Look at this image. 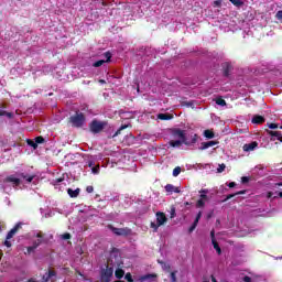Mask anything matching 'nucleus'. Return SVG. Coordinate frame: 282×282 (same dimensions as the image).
<instances>
[{
  "label": "nucleus",
  "mask_w": 282,
  "mask_h": 282,
  "mask_svg": "<svg viewBox=\"0 0 282 282\" xmlns=\"http://www.w3.org/2000/svg\"><path fill=\"white\" fill-rule=\"evenodd\" d=\"M122 264V257H120V251L116 248H112L110 256L107 260L106 269L101 271V281L109 282L113 276V269L120 268Z\"/></svg>",
  "instance_id": "f257e3e1"
},
{
  "label": "nucleus",
  "mask_w": 282,
  "mask_h": 282,
  "mask_svg": "<svg viewBox=\"0 0 282 282\" xmlns=\"http://www.w3.org/2000/svg\"><path fill=\"white\" fill-rule=\"evenodd\" d=\"M172 135H174V138H180V140H182L185 147H195V144H197V140H199V137L197 135V133L192 134L191 140H188L186 138V132L180 128L173 129Z\"/></svg>",
  "instance_id": "f03ea898"
},
{
  "label": "nucleus",
  "mask_w": 282,
  "mask_h": 282,
  "mask_svg": "<svg viewBox=\"0 0 282 282\" xmlns=\"http://www.w3.org/2000/svg\"><path fill=\"white\" fill-rule=\"evenodd\" d=\"M85 113L83 112H76L68 118V122L72 124V127H75V129H80V127L85 124Z\"/></svg>",
  "instance_id": "7ed1b4c3"
},
{
  "label": "nucleus",
  "mask_w": 282,
  "mask_h": 282,
  "mask_svg": "<svg viewBox=\"0 0 282 282\" xmlns=\"http://www.w3.org/2000/svg\"><path fill=\"white\" fill-rule=\"evenodd\" d=\"M169 221V218L166 217V214L163 212H158L156 213V223H151L150 228L153 229V232H158L160 226H164Z\"/></svg>",
  "instance_id": "20e7f679"
},
{
  "label": "nucleus",
  "mask_w": 282,
  "mask_h": 282,
  "mask_svg": "<svg viewBox=\"0 0 282 282\" xmlns=\"http://www.w3.org/2000/svg\"><path fill=\"white\" fill-rule=\"evenodd\" d=\"M107 121H99L98 119H94L89 124V131L90 133H101V131L105 130V127H107Z\"/></svg>",
  "instance_id": "39448f33"
},
{
  "label": "nucleus",
  "mask_w": 282,
  "mask_h": 282,
  "mask_svg": "<svg viewBox=\"0 0 282 282\" xmlns=\"http://www.w3.org/2000/svg\"><path fill=\"white\" fill-rule=\"evenodd\" d=\"M108 228L113 235H117V237H129V235H131V229L129 228H117L112 225H109Z\"/></svg>",
  "instance_id": "423d86ee"
},
{
  "label": "nucleus",
  "mask_w": 282,
  "mask_h": 282,
  "mask_svg": "<svg viewBox=\"0 0 282 282\" xmlns=\"http://www.w3.org/2000/svg\"><path fill=\"white\" fill-rule=\"evenodd\" d=\"M7 184H12L13 188L17 186H21V178L17 177V175H9L4 178Z\"/></svg>",
  "instance_id": "0eeeda50"
},
{
  "label": "nucleus",
  "mask_w": 282,
  "mask_h": 282,
  "mask_svg": "<svg viewBox=\"0 0 282 282\" xmlns=\"http://www.w3.org/2000/svg\"><path fill=\"white\" fill-rule=\"evenodd\" d=\"M35 237L37 238L36 240L33 241V246L35 248H39V246H41L42 243H47V240L44 238L45 235H43V232H37Z\"/></svg>",
  "instance_id": "6e6552de"
},
{
  "label": "nucleus",
  "mask_w": 282,
  "mask_h": 282,
  "mask_svg": "<svg viewBox=\"0 0 282 282\" xmlns=\"http://www.w3.org/2000/svg\"><path fill=\"white\" fill-rule=\"evenodd\" d=\"M43 282H56V271L48 270V272L43 275Z\"/></svg>",
  "instance_id": "1a4fd4ad"
},
{
  "label": "nucleus",
  "mask_w": 282,
  "mask_h": 282,
  "mask_svg": "<svg viewBox=\"0 0 282 282\" xmlns=\"http://www.w3.org/2000/svg\"><path fill=\"white\" fill-rule=\"evenodd\" d=\"M17 177H22V180H25V182H28V184H32L34 177H36V175L32 174H26V173H23V172H18L17 174Z\"/></svg>",
  "instance_id": "9d476101"
},
{
  "label": "nucleus",
  "mask_w": 282,
  "mask_h": 282,
  "mask_svg": "<svg viewBox=\"0 0 282 282\" xmlns=\"http://www.w3.org/2000/svg\"><path fill=\"white\" fill-rule=\"evenodd\" d=\"M217 144H219V141L202 142L199 151H206V149H210V147H217Z\"/></svg>",
  "instance_id": "9b49d317"
},
{
  "label": "nucleus",
  "mask_w": 282,
  "mask_h": 282,
  "mask_svg": "<svg viewBox=\"0 0 282 282\" xmlns=\"http://www.w3.org/2000/svg\"><path fill=\"white\" fill-rule=\"evenodd\" d=\"M22 228V224L18 223L8 234H7V239H12V237H14V235H17L19 232V230H21Z\"/></svg>",
  "instance_id": "f8f14e48"
},
{
  "label": "nucleus",
  "mask_w": 282,
  "mask_h": 282,
  "mask_svg": "<svg viewBox=\"0 0 282 282\" xmlns=\"http://www.w3.org/2000/svg\"><path fill=\"white\" fill-rule=\"evenodd\" d=\"M230 72H232V65L230 63H225L223 65V74L226 78L230 76Z\"/></svg>",
  "instance_id": "ddd939ff"
},
{
  "label": "nucleus",
  "mask_w": 282,
  "mask_h": 282,
  "mask_svg": "<svg viewBox=\"0 0 282 282\" xmlns=\"http://www.w3.org/2000/svg\"><path fill=\"white\" fill-rule=\"evenodd\" d=\"M252 124H263L265 122V117L261 115H254L251 119Z\"/></svg>",
  "instance_id": "4468645a"
},
{
  "label": "nucleus",
  "mask_w": 282,
  "mask_h": 282,
  "mask_svg": "<svg viewBox=\"0 0 282 282\" xmlns=\"http://www.w3.org/2000/svg\"><path fill=\"white\" fill-rule=\"evenodd\" d=\"M257 147H259V143H257V141H253L251 143H247L242 147L243 151L246 152H250V151H254V149H257Z\"/></svg>",
  "instance_id": "2eb2a0df"
},
{
  "label": "nucleus",
  "mask_w": 282,
  "mask_h": 282,
  "mask_svg": "<svg viewBox=\"0 0 282 282\" xmlns=\"http://www.w3.org/2000/svg\"><path fill=\"white\" fill-rule=\"evenodd\" d=\"M267 133L271 138H276V140H279V142H282V133H281V131L267 130Z\"/></svg>",
  "instance_id": "dca6fc26"
},
{
  "label": "nucleus",
  "mask_w": 282,
  "mask_h": 282,
  "mask_svg": "<svg viewBox=\"0 0 282 282\" xmlns=\"http://www.w3.org/2000/svg\"><path fill=\"white\" fill-rule=\"evenodd\" d=\"M199 219H202V212H198V214L196 215L194 223L192 224V226L188 229V232H193L195 230V228H197V224H199Z\"/></svg>",
  "instance_id": "f3484780"
},
{
  "label": "nucleus",
  "mask_w": 282,
  "mask_h": 282,
  "mask_svg": "<svg viewBox=\"0 0 282 282\" xmlns=\"http://www.w3.org/2000/svg\"><path fill=\"white\" fill-rule=\"evenodd\" d=\"M199 219H202V212H198V214L196 215L194 223L192 224V226L188 229V232H193L195 230V228H197V224H199Z\"/></svg>",
  "instance_id": "a211bd4d"
},
{
  "label": "nucleus",
  "mask_w": 282,
  "mask_h": 282,
  "mask_svg": "<svg viewBox=\"0 0 282 282\" xmlns=\"http://www.w3.org/2000/svg\"><path fill=\"white\" fill-rule=\"evenodd\" d=\"M124 129H131V123L122 124V126L115 132V135H112V138H118V135H120V133H122V131H124Z\"/></svg>",
  "instance_id": "6ab92c4d"
},
{
  "label": "nucleus",
  "mask_w": 282,
  "mask_h": 282,
  "mask_svg": "<svg viewBox=\"0 0 282 282\" xmlns=\"http://www.w3.org/2000/svg\"><path fill=\"white\" fill-rule=\"evenodd\" d=\"M166 193H181L180 187H175L173 184L165 185Z\"/></svg>",
  "instance_id": "aec40b11"
},
{
  "label": "nucleus",
  "mask_w": 282,
  "mask_h": 282,
  "mask_svg": "<svg viewBox=\"0 0 282 282\" xmlns=\"http://www.w3.org/2000/svg\"><path fill=\"white\" fill-rule=\"evenodd\" d=\"M67 194L69 195V197L76 198L78 197V195H80V188H76V189L68 188Z\"/></svg>",
  "instance_id": "412c9836"
},
{
  "label": "nucleus",
  "mask_w": 282,
  "mask_h": 282,
  "mask_svg": "<svg viewBox=\"0 0 282 282\" xmlns=\"http://www.w3.org/2000/svg\"><path fill=\"white\" fill-rule=\"evenodd\" d=\"M237 195H246V191H239L235 194H229L223 202H228V199H232V197H237Z\"/></svg>",
  "instance_id": "4be33fe9"
},
{
  "label": "nucleus",
  "mask_w": 282,
  "mask_h": 282,
  "mask_svg": "<svg viewBox=\"0 0 282 282\" xmlns=\"http://www.w3.org/2000/svg\"><path fill=\"white\" fill-rule=\"evenodd\" d=\"M159 120H173V115L171 113H159Z\"/></svg>",
  "instance_id": "5701e85b"
},
{
  "label": "nucleus",
  "mask_w": 282,
  "mask_h": 282,
  "mask_svg": "<svg viewBox=\"0 0 282 282\" xmlns=\"http://www.w3.org/2000/svg\"><path fill=\"white\" fill-rule=\"evenodd\" d=\"M203 135L207 138V140H213V138H215V132L213 130H205Z\"/></svg>",
  "instance_id": "b1692460"
},
{
  "label": "nucleus",
  "mask_w": 282,
  "mask_h": 282,
  "mask_svg": "<svg viewBox=\"0 0 282 282\" xmlns=\"http://www.w3.org/2000/svg\"><path fill=\"white\" fill-rule=\"evenodd\" d=\"M182 144H184V142H182V139L170 141V147H173L174 149L181 147Z\"/></svg>",
  "instance_id": "393cba45"
},
{
  "label": "nucleus",
  "mask_w": 282,
  "mask_h": 282,
  "mask_svg": "<svg viewBox=\"0 0 282 282\" xmlns=\"http://www.w3.org/2000/svg\"><path fill=\"white\" fill-rule=\"evenodd\" d=\"M213 246H214V250H216L217 254H221V247H219V243L217 242V240L213 239Z\"/></svg>",
  "instance_id": "a878e982"
},
{
  "label": "nucleus",
  "mask_w": 282,
  "mask_h": 282,
  "mask_svg": "<svg viewBox=\"0 0 282 282\" xmlns=\"http://www.w3.org/2000/svg\"><path fill=\"white\" fill-rule=\"evenodd\" d=\"M115 276H116V279H122V276H124V270H122V269H117V270L115 271Z\"/></svg>",
  "instance_id": "bb28decb"
},
{
  "label": "nucleus",
  "mask_w": 282,
  "mask_h": 282,
  "mask_svg": "<svg viewBox=\"0 0 282 282\" xmlns=\"http://www.w3.org/2000/svg\"><path fill=\"white\" fill-rule=\"evenodd\" d=\"M232 6H236V8H241L243 6V1L241 0H229Z\"/></svg>",
  "instance_id": "cd10ccee"
},
{
  "label": "nucleus",
  "mask_w": 282,
  "mask_h": 282,
  "mask_svg": "<svg viewBox=\"0 0 282 282\" xmlns=\"http://www.w3.org/2000/svg\"><path fill=\"white\" fill-rule=\"evenodd\" d=\"M216 105H219V107H226V101L224 100V98L218 97L216 98Z\"/></svg>",
  "instance_id": "c85d7f7f"
},
{
  "label": "nucleus",
  "mask_w": 282,
  "mask_h": 282,
  "mask_svg": "<svg viewBox=\"0 0 282 282\" xmlns=\"http://www.w3.org/2000/svg\"><path fill=\"white\" fill-rule=\"evenodd\" d=\"M26 144H29V147H32L33 149H39V145L36 144V141H33L31 139L26 140Z\"/></svg>",
  "instance_id": "c756f323"
},
{
  "label": "nucleus",
  "mask_w": 282,
  "mask_h": 282,
  "mask_svg": "<svg viewBox=\"0 0 282 282\" xmlns=\"http://www.w3.org/2000/svg\"><path fill=\"white\" fill-rule=\"evenodd\" d=\"M107 63L105 59H99L93 64V67H102Z\"/></svg>",
  "instance_id": "7c9ffc66"
},
{
  "label": "nucleus",
  "mask_w": 282,
  "mask_h": 282,
  "mask_svg": "<svg viewBox=\"0 0 282 282\" xmlns=\"http://www.w3.org/2000/svg\"><path fill=\"white\" fill-rule=\"evenodd\" d=\"M45 142V138L42 135L35 138V144L39 147V144H43Z\"/></svg>",
  "instance_id": "2f4dec72"
},
{
  "label": "nucleus",
  "mask_w": 282,
  "mask_h": 282,
  "mask_svg": "<svg viewBox=\"0 0 282 282\" xmlns=\"http://www.w3.org/2000/svg\"><path fill=\"white\" fill-rule=\"evenodd\" d=\"M180 173H182V167L176 166V167L173 170V176H174V177H177V175H180Z\"/></svg>",
  "instance_id": "473e14b6"
},
{
  "label": "nucleus",
  "mask_w": 282,
  "mask_h": 282,
  "mask_svg": "<svg viewBox=\"0 0 282 282\" xmlns=\"http://www.w3.org/2000/svg\"><path fill=\"white\" fill-rule=\"evenodd\" d=\"M34 250H36V248L34 245H32L31 247L26 248V252H24V254H32V252H34Z\"/></svg>",
  "instance_id": "72a5a7b5"
},
{
  "label": "nucleus",
  "mask_w": 282,
  "mask_h": 282,
  "mask_svg": "<svg viewBox=\"0 0 282 282\" xmlns=\"http://www.w3.org/2000/svg\"><path fill=\"white\" fill-rule=\"evenodd\" d=\"M197 208H204V206H206V203L204 202V199H198L196 203Z\"/></svg>",
  "instance_id": "f704fd0d"
},
{
  "label": "nucleus",
  "mask_w": 282,
  "mask_h": 282,
  "mask_svg": "<svg viewBox=\"0 0 282 282\" xmlns=\"http://www.w3.org/2000/svg\"><path fill=\"white\" fill-rule=\"evenodd\" d=\"M177 271H173L171 272L170 276H171V281L172 282H177Z\"/></svg>",
  "instance_id": "c9c22d12"
},
{
  "label": "nucleus",
  "mask_w": 282,
  "mask_h": 282,
  "mask_svg": "<svg viewBox=\"0 0 282 282\" xmlns=\"http://www.w3.org/2000/svg\"><path fill=\"white\" fill-rule=\"evenodd\" d=\"M104 56L106 57L105 61H106L107 63H111V52H109V51L106 52V53L104 54Z\"/></svg>",
  "instance_id": "e433bc0d"
},
{
  "label": "nucleus",
  "mask_w": 282,
  "mask_h": 282,
  "mask_svg": "<svg viewBox=\"0 0 282 282\" xmlns=\"http://www.w3.org/2000/svg\"><path fill=\"white\" fill-rule=\"evenodd\" d=\"M226 171V164H219L217 169V173H224Z\"/></svg>",
  "instance_id": "4c0bfd02"
},
{
  "label": "nucleus",
  "mask_w": 282,
  "mask_h": 282,
  "mask_svg": "<svg viewBox=\"0 0 282 282\" xmlns=\"http://www.w3.org/2000/svg\"><path fill=\"white\" fill-rule=\"evenodd\" d=\"M62 239H64V241L72 239V234H69V232L63 234Z\"/></svg>",
  "instance_id": "58836bf2"
},
{
  "label": "nucleus",
  "mask_w": 282,
  "mask_h": 282,
  "mask_svg": "<svg viewBox=\"0 0 282 282\" xmlns=\"http://www.w3.org/2000/svg\"><path fill=\"white\" fill-rule=\"evenodd\" d=\"M153 276H155V275H153V274L143 275V276L141 278V281H149V279H153Z\"/></svg>",
  "instance_id": "ea45409f"
},
{
  "label": "nucleus",
  "mask_w": 282,
  "mask_h": 282,
  "mask_svg": "<svg viewBox=\"0 0 282 282\" xmlns=\"http://www.w3.org/2000/svg\"><path fill=\"white\" fill-rule=\"evenodd\" d=\"M124 279H126V281H128V282H133V275H131V273H127V274L124 275Z\"/></svg>",
  "instance_id": "a19ab883"
},
{
  "label": "nucleus",
  "mask_w": 282,
  "mask_h": 282,
  "mask_svg": "<svg viewBox=\"0 0 282 282\" xmlns=\"http://www.w3.org/2000/svg\"><path fill=\"white\" fill-rule=\"evenodd\" d=\"M267 127L269 129H279V124L278 123H267Z\"/></svg>",
  "instance_id": "79ce46f5"
},
{
  "label": "nucleus",
  "mask_w": 282,
  "mask_h": 282,
  "mask_svg": "<svg viewBox=\"0 0 282 282\" xmlns=\"http://www.w3.org/2000/svg\"><path fill=\"white\" fill-rule=\"evenodd\" d=\"M202 193H204V194H200V199H208V196L206 195V193H208V191L203 189Z\"/></svg>",
  "instance_id": "37998d69"
},
{
  "label": "nucleus",
  "mask_w": 282,
  "mask_h": 282,
  "mask_svg": "<svg viewBox=\"0 0 282 282\" xmlns=\"http://www.w3.org/2000/svg\"><path fill=\"white\" fill-rule=\"evenodd\" d=\"M250 182V178L248 176H242L241 177V183L242 184H248Z\"/></svg>",
  "instance_id": "c03bdc74"
},
{
  "label": "nucleus",
  "mask_w": 282,
  "mask_h": 282,
  "mask_svg": "<svg viewBox=\"0 0 282 282\" xmlns=\"http://www.w3.org/2000/svg\"><path fill=\"white\" fill-rule=\"evenodd\" d=\"M214 8H221V0L214 1Z\"/></svg>",
  "instance_id": "a18cd8bd"
},
{
  "label": "nucleus",
  "mask_w": 282,
  "mask_h": 282,
  "mask_svg": "<svg viewBox=\"0 0 282 282\" xmlns=\"http://www.w3.org/2000/svg\"><path fill=\"white\" fill-rule=\"evenodd\" d=\"M4 116H7V118H9V119L14 118V113L8 112V111H6V110H4Z\"/></svg>",
  "instance_id": "49530a36"
},
{
  "label": "nucleus",
  "mask_w": 282,
  "mask_h": 282,
  "mask_svg": "<svg viewBox=\"0 0 282 282\" xmlns=\"http://www.w3.org/2000/svg\"><path fill=\"white\" fill-rule=\"evenodd\" d=\"M93 173L96 175L100 172V166H95L91 169Z\"/></svg>",
  "instance_id": "de8ad7c7"
},
{
  "label": "nucleus",
  "mask_w": 282,
  "mask_h": 282,
  "mask_svg": "<svg viewBox=\"0 0 282 282\" xmlns=\"http://www.w3.org/2000/svg\"><path fill=\"white\" fill-rule=\"evenodd\" d=\"M4 246L7 248H12V242L10 241V239L7 238V240L4 241Z\"/></svg>",
  "instance_id": "09e8293b"
},
{
  "label": "nucleus",
  "mask_w": 282,
  "mask_h": 282,
  "mask_svg": "<svg viewBox=\"0 0 282 282\" xmlns=\"http://www.w3.org/2000/svg\"><path fill=\"white\" fill-rule=\"evenodd\" d=\"M275 17L279 19V21H282V10L278 11Z\"/></svg>",
  "instance_id": "8fccbe9b"
},
{
  "label": "nucleus",
  "mask_w": 282,
  "mask_h": 282,
  "mask_svg": "<svg viewBox=\"0 0 282 282\" xmlns=\"http://www.w3.org/2000/svg\"><path fill=\"white\" fill-rule=\"evenodd\" d=\"M94 191V186L89 185L86 187V193H91Z\"/></svg>",
  "instance_id": "3c124183"
},
{
  "label": "nucleus",
  "mask_w": 282,
  "mask_h": 282,
  "mask_svg": "<svg viewBox=\"0 0 282 282\" xmlns=\"http://www.w3.org/2000/svg\"><path fill=\"white\" fill-rule=\"evenodd\" d=\"M237 186V183H235V182H230L229 184H228V187L229 188H235Z\"/></svg>",
  "instance_id": "603ef678"
},
{
  "label": "nucleus",
  "mask_w": 282,
  "mask_h": 282,
  "mask_svg": "<svg viewBox=\"0 0 282 282\" xmlns=\"http://www.w3.org/2000/svg\"><path fill=\"white\" fill-rule=\"evenodd\" d=\"M243 282H252V278L246 275V276L243 278Z\"/></svg>",
  "instance_id": "864d4df0"
},
{
  "label": "nucleus",
  "mask_w": 282,
  "mask_h": 282,
  "mask_svg": "<svg viewBox=\"0 0 282 282\" xmlns=\"http://www.w3.org/2000/svg\"><path fill=\"white\" fill-rule=\"evenodd\" d=\"M64 180H65V178H63V177L56 178V180H55V184H61V182H64Z\"/></svg>",
  "instance_id": "5fc2aeb1"
},
{
  "label": "nucleus",
  "mask_w": 282,
  "mask_h": 282,
  "mask_svg": "<svg viewBox=\"0 0 282 282\" xmlns=\"http://www.w3.org/2000/svg\"><path fill=\"white\" fill-rule=\"evenodd\" d=\"M173 217H175V208L171 209V219H173Z\"/></svg>",
  "instance_id": "6e6d98bb"
},
{
  "label": "nucleus",
  "mask_w": 282,
  "mask_h": 282,
  "mask_svg": "<svg viewBox=\"0 0 282 282\" xmlns=\"http://www.w3.org/2000/svg\"><path fill=\"white\" fill-rule=\"evenodd\" d=\"M210 237H212V242H213V239H215V230L210 231Z\"/></svg>",
  "instance_id": "4d7b16f0"
},
{
  "label": "nucleus",
  "mask_w": 282,
  "mask_h": 282,
  "mask_svg": "<svg viewBox=\"0 0 282 282\" xmlns=\"http://www.w3.org/2000/svg\"><path fill=\"white\" fill-rule=\"evenodd\" d=\"M1 116H6V110H1V109H0V117H1Z\"/></svg>",
  "instance_id": "13d9d810"
},
{
  "label": "nucleus",
  "mask_w": 282,
  "mask_h": 282,
  "mask_svg": "<svg viewBox=\"0 0 282 282\" xmlns=\"http://www.w3.org/2000/svg\"><path fill=\"white\" fill-rule=\"evenodd\" d=\"M212 282H217V279L212 275Z\"/></svg>",
  "instance_id": "bf43d9fd"
},
{
  "label": "nucleus",
  "mask_w": 282,
  "mask_h": 282,
  "mask_svg": "<svg viewBox=\"0 0 282 282\" xmlns=\"http://www.w3.org/2000/svg\"><path fill=\"white\" fill-rule=\"evenodd\" d=\"M28 282H36V281H34V279H29V281Z\"/></svg>",
  "instance_id": "052dcab7"
},
{
  "label": "nucleus",
  "mask_w": 282,
  "mask_h": 282,
  "mask_svg": "<svg viewBox=\"0 0 282 282\" xmlns=\"http://www.w3.org/2000/svg\"><path fill=\"white\" fill-rule=\"evenodd\" d=\"M279 197H282V192L279 193Z\"/></svg>",
  "instance_id": "680f3d73"
},
{
  "label": "nucleus",
  "mask_w": 282,
  "mask_h": 282,
  "mask_svg": "<svg viewBox=\"0 0 282 282\" xmlns=\"http://www.w3.org/2000/svg\"><path fill=\"white\" fill-rule=\"evenodd\" d=\"M278 186H282V183H279Z\"/></svg>",
  "instance_id": "e2e57ef3"
},
{
  "label": "nucleus",
  "mask_w": 282,
  "mask_h": 282,
  "mask_svg": "<svg viewBox=\"0 0 282 282\" xmlns=\"http://www.w3.org/2000/svg\"><path fill=\"white\" fill-rule=\"evenodd\" d=\"M271 140H274V138H271Z\"/></svg>",
  "instance_id": "0e129e2a"
},
{
  "label": "nucleus",
  "mask_w": 282,
  "mask_h": 282,
  "mask_svg": "<svg viewBox=\"0 0 282 282\" xmlns=\"http://www.w3.org/2000/svg\"><path fill=\"white\" fill-rule=\"evenodd\" d=\"M89 166H91V163H89Z\"/></svg>",
  "instance_id": "69168bd1"
},
{
  "label": "nucleus",
  "mask_w": 282,
  "mask_h": 282,
  "mask_svg": "<svg viewBox=\"0 0 282 282\" xmlns=\"http://www.w3.org/2000/svg\"><path fill=\"white\" fill-rule=\"evenodd\" d=\"M0 230H1V225H0Z\"/></svg>",
  "instance_id": "338daca9"
}]
</instances>
